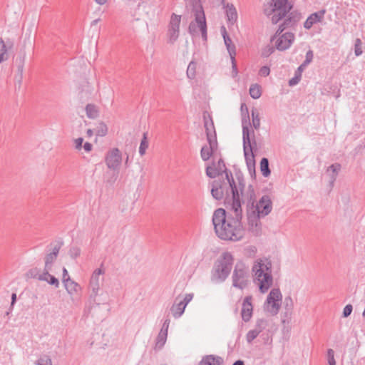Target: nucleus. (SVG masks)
I'll use <instances>...</instances> for the list:
<instances>
[{
    "instance_id": "f257e3e1",
    "label": "nucleus",
    "mask_w": 365,
    "mask_h": 365,
    "mask_svg": "<svg viewBox=\"0 0 365 365\" xmlns=\"http://www.w3.org/2000/svg\"><path fill=\"white\" fill-rule=\"evenodd\" d=\"M227 209L228 213L223 208L215 210L212 215L214 229L219 238L223 240L238 241L244 235L242 205L235 198L232 207Z\"/></svg>"
},
{
    "instance_id": "f03ea898",
    "label": "nucleus",
    "mask_w": 365,
    "mask_h": 365,
    "mask_svg": "<svg viewBox=\"0 0 365 365\" xmlns=\"http://www.w3.org/2000/svg\"><path fill=\"white\" fill-rule=\"evenodd\" d=\"M292 5L288 4V0H269L263 6L264 14L269 17L273 24H277L284 19L282 23L287 29L293 27L300 20V14L290 12Z\"/></svg>"
},
{
    "instance_id": "7ed1b4c3",
    "label": "nucleus",
    "mask_w": 365,
    "mask_h": 365,
    "mask_svg": "<svg viewBox=\"0 0 365 365\" xmlns=\"http://www.w3.org/2000/svg\"><path fill=\"white\" fill-rule=\"evenodd\" d=\"M237 181H239V187L242 195V202L246 204L247 222L250 229L252 231L258 232L261 228L260 218L263 217L259 215L254 209V202H255V191L252 185H250L245 191V183L243 175L236 174Z\"/></svg>"
},
{
    "instance_id": "20e7f679",
    "label": "nucleus",
    "mask_w": 365,
    "mask_h": 365,
    "mask_svg": "<svg viewBox=\"0 0 365 365\" xmlns=\"http://www.w3.org/2000/svg\"><path fill=\"white\" fill-rule=\"evenodd\" d=\"M229 180L230 179L229 178ZM230 184L231 180H226V178L222 180L219 178L212 182L211 195L212 197L217 200L224 199L227 208L232 207L235 198L237 199L242 204L239 193V190H240L239 185L237 186L235 184V192L234 186Z\"/></svg>"
},
{
    "instance_id": "39448f33",
    "label": "nucleus",
    "mask_w": 365,
    "mask_h": 365,
    "mask_svg": "<svg viewBox=\"0 0 365 365\" xmlns=\"http://www.w3.org/2000/svg\"><path fill=\"white\" fill-rule=\"evenodd\" d=\"M192 13L195 17L188 26V32L192 36H198L201 34L204 41L207 40V26L205 11L200 0H190Z\"/></svg>"
},
{
    "instance_id": "423d86ee",
    "label": "nucleus",
    "mask_w": 365,
    "mask_h": 365,
    "mask_svg": "<svg viewBox=\"0 0 365 365\" xmlns=\"http://www.w3.org/2000/svg\"><path fill=\"white\" fill-rule=\"evenodd\" d=\"M234 257L229 252L222 253L215 261L212 269V280L224 282L232 269Z\"/></svg>"
},
{
    "instance_id": "0eeeda50",
    "label": "nucleus",
    "mask_w": 365,
    "mask_h": 365,
    "mask_svg": "<svg viewBox=\"0 0 365 365\" xmlns=\"http://www.w3.org/2000/svg\"><path fill=\"white\" fill-rule=\"evenodd\" d=\"M271 268V262H267L266 264L259 262L254 264L252 267L255 280L258 282L259 289L262 293L267 292L272 285L273 277Z\"/></svg>"
},
{
    "instance_id": "6e6552de",
    "label": "nucleus",
    "mask_w": 365,
    "mask_h": 365,
    "mask_svg": "<svg viewBox=\"0 0 365 365\" xmlns=\"http://www.w3.org/2000/svg\"><path fill=\"white\" fill-rule=\"evenodd\" d=\"M252 133L254 135L253 130H252ZM242 137L244 155L247 168L250 170H253V173L255 175V160L253 150L257 146V142L255 140V135H253L252 140H251L250 130L245 128Z\"/></svg>"
},
{
    "instance_id": "1a4fd4ad",
    "label": "nucleus",
    "mask_w": 365,
    "mask_h": 365,
    "mask_svg": "<svg viewBox=\"0 0 365 365\" xmlns=\"http://www.w3.org/2000/svg\"><path fill=\"white\" fill-rule=\"evenodd\" d=\"M250 278L249 268L242 262H237L232 274V285L240 289H244L248 285Z\"/></svg>"
},
{
    "instance_id": "9d476101",
    "label": "nucleus",
    "mask_w": 365,
    "mask_h": 365,
    "mask_svg": "<svg viewBox=\"0 0 365 365\" xmlns=\"http://www.w3.org/2000/svg\"><path fill=\"white\" fill-rule=\"evenodd\" d=\"M259 215L265 217L269 215L272 210V202L269 195H263L259 200L254 202V209Z\"/></svg>"
},
{
    "instance_id": "9b49d317",
    "label": "nucleus",
    "mask_w": 365,
    "mask_h": 365,
    "mask_svg": "<svg viewBox=\"0 0 365 365\" xmlns=\"http://www.w3.org/2000/svg\"><path fill=\"white\" fill-rule=\"evenodd\" d=\"M282 294L279 288H273L267 298V303L271 305L269 310L272 314H277L281 307L280 302L282 301Z\"/></svg>"
},
{
    "instance_id": "f8f14e48",
    "label": "nucleus",
    "mask_w": 365,
    "mask_h": 365,
    "mask_svg": "<svg viewBox=\"0 0 365 365\" xmlns=\"http://www.w3.org/2000/svg\"><path fill=\"white\" fill-rule=\"evenodd\" d=\"M268 327V321L265 319H257L253 329L250 330L247 335L246 339L247 342H252L258 336H263L264 331Z\"/></svg>"
},
{
    "instance_id": "ddd939ff",
    "label": "nucleus",
    "mask_w": 365,
    "mask_h": 365,
    "mask_svg": "<svg viewBox=\"0 0 365 365\" xmlns=\"http://www.w3.org/2000/svg\"><path fill=\"white\" fill-rule=\"evenodd\" d=\"M181 16L173 14L168 26V36L169 42L173 43L178 38Z\"/></svg>"
},
{
    "instance_id": "4468645a",
    "label": "nucleus",
    "mask_w": 365,
    "mask_h": 365,
    "mask_svg": "<svg viewBox=\"0 0 365 365\" xmlns=\"http://www.w3.org/2000/svg\"><path fill=\"white\" fill-rule=\"evenodd\" d=\"M122 161V155L117 148H113L106 154L105 162L109 169L116 170Z\"/></svg>"
},
{
    "instance_id": "2eb2a0df",
    "label": "nucleus",
    "mask_w": 365,
    "mask_h": 365,
    "mask_svg": "<svg viewBox=\"0 0 365 365\" xmlns=\"http://www.w3.org/2000/svg\"><path fill=\"white\" fill-rule=\"evenodd\" d=\"M252 297L251 295L245 297L241 309L242 319L245 322L250 321L253 314Z\"/></svg>"
},
{
    "instance_id": "dca6fc26",
    "label": "nucleus",
    "mask_w": 365,
    "mask_h": 365,
    "mask_svg": "<svg viewBox=\"0 0 365 365\" xmlns=\"http://www.w3.org/2000/svg\"><path fill=\"white\" fill-rule=\"evenodd\" d=\"M294 40V35L292 32H286L281 35L276 41V48L279 51L289 48Z\"/></svg>"
},
{
    "instance_id": "f3484780",
    "label": "nucleus",
    "mask_w": 365,
    "mask_h": 365,
    "mask_svg": "<svg viewBox=\"0 0 365 365\" xmlns=\"http://www.w3.org/2000/svg\"><path fill=\"white\" fill-rule=\"evenodd\" d=\"M209 145H204L200 150V155L204 161H207L217 149V141H207Z\"/></svg>"
},
{
    "instance_id": "a211bd4d",
    "label": "nucleus",
    "mask_w": 365,
    "mask_h": 365,
    "mask_svg": "<svg viewBox=\"0 0 365 365\" xmlns=\"http://www.w3.org/2000/svg\"><path fill=\"white\" fill-rule=\"evenodd\" d=\"M62 244L63 243L61 242L55 245L54 247L53 248L52 252L46 255L44 269L51 270L53 263L57 259Z\"/></svg>"
},
{
    "instance_id": "6ab92c4d",
    "label": "nucleus",
    "mask_w": 365,
    "mask_h": 365,
    "mask_svg": "<svg viewBox=\"0 0 365 365\" xmlns=\"http://www.w3.org/2000/svg\"><path fill=\"white\" fill-rule=\"evenodd\" d=\"M209 120L204 115V126L205 128L207 140H217V136L214 123L210 115H208Z\"/></svg>"
},
{
    "instance_id": "aec40b11",
    "label": "nucleus",
    "mask_w": 365,
    "mask_h": 365,
    "mask_svg": "<svg viewBox=\"0 0 365 365\" xmlns=\"http://www.w3.org/2000/svg\"><path fill=\"white\" fill-rule=\"evenodd\" d=\"M325 13L326 11L322 9L312 14L304 23V27L307 29H309L314 24L321 22L324 19Z\"/></svg>"
},
{
    "instance_id": "412c9836",
    "label": "nucleus",
    "mask_w": 365,
    "mask_h": 365,
    "mask_svg": "<svg viewBox=\"0 0 365 365\" xmlns=\"http://www.w3.org/2000/svg\"><path fill=\"white\" fill-rule=\"evenodd\" d=\"M215 168L217 170V171L219 172L220 175H222V174L224 173L225 175L226 180H229V178H230V179L231 180L230 185H232L234 186L233 187L234 189H235V181L233 178L232 173L231 171H230L227 169L223 159H222V158L219 159V160L217 161V164L215 163ZM235 190L236 191V190Z\"/></svg>"
},
{
    "instance_id": "4be33fe9",
    "label": "nucleus",
    "mask_w": 365,
    "mask_h": 365,
    "mask_svg": "<svg viewBox=\"0 0 365 365\" xmlns=\"http://www.w3.org/2000/svg\"><path fill=\"white\" fill-rule=\"evenodd\" d=\"M241 112H242V135H244V129H249L250 125L249 111L247 105L245 103L241 104Z\"/></svg>"
},
{
    "instance_id": "5701e85b",
    "label": "nucleus",
    "mask_w": 365,
    "mask_h": 365,
    "mask_svg": "<svg viewBox=\"0 0 365 365\" xmlns=\"http://www.w3.org/2000/svg\"><path fill=\"white\" fill-rule=\"evenodd\" d=\"M341 165L338 163H334L327 168V173L331 171V173L330 174L329 181V183L331 186L334 185V182L336 181L337 176L339 175V173L341 170Z\"/></svg>"
},
{
    "instance_id": "b1692460",
    "label": "nucleus",
    "mask_w": 365,
    "mask_h": 365,
    "mask_svg": "<svg viewBox=\"0 0 365 365\" xmlns=\"http://www.w3.org/2000/svg\"><path fill=\"white\" fill-rule=\"evenodd\" d=\"M39 280L46 281L49 284L54 286L55 287H58L59 281L53 275L49 274V270L43 269V273L39 277Z\"/></svg>"
},
{
    "instance_id": "393cba45",
    "label": "nucleus",
    "mask_w": 365,
    "mask_h": 365,
    "mask_svg": "<svg viewBox=\"0 0 365 365\" xmlns=\"http://www.w3.org/2000/svg\"><path fill=\"white\" fill-rule=\"evenodd\" d=\"M63 284L70 294H76L81 290V286L71 279L70 280H68V279H64Z\"/></svg>"
},
{
    "instance_id": "a878e982",
    "label": "nucleus",
    "mask_w": 365,
    "mask_h": 365,
    "mask_svg": "<svg viewBox=\"0 0 365 365\" xmlns=\"http://www.w3.org/2000/svg\"><path fill=\"white\" fill-rule=\"evenodd\" d=\"M226 15L230 24H234L237 19V13L236 9L232 4H227L226 6Z\"/></svg>"
},
{
    "instance_id": "bb28decb",
    "label": "nucleus",
    "mask_w": 365,
    "mask_h": 365,
    "mask_svg": "<svg viewBox=\"0 0 365 365\" xmlns=\"http://www.w3.org/2000/svg\"><path fill=\"white\" fill-rule=\"evenodd\" d=\"M86 113L88 118H96L99 115L98 107L93 103H88L86 106Z\"/></svg>"
},
{
    "instance_id": "cd10ccee",
    "label": "nucleus",
    "mask_w": 365,
    "mask_h": 365,
    "mask_svg": "<svg viewBox=\"0 0 365 365\" xmlns=\"http://www.w3.org/2000/svg\"><path fill=\"white\" fill-rule=\"evenodd\" d=\"M186 306L181 301L174 304L171 307V312L175 318L180 317L184 312Z\"/></svg>"
},
{
    "instance_id": "c85d7f7f",
    "label": "nucleus",
    "mask_w": 365,
    "mask_h": 365,
    "mask_svg": "<svg viewBox=\"0 0 365 365\" xmlns=\"http://www.w3.org/2000/svg\"><path fill=\"white\" fill-rule=\"evenodd\" d=\"M221 363L222 360L220 357H215L210 355L203 358L200 365H220Z\"/></svg>"
},
{
    "instance_id": "c756f323",
    "label": "nucleus",
    "mask_w": 365,
    "mask_h": 365,
    "mask_svg": "<svg viewBox=\"0 0 365 365\" xmlns=\"http://www.w3.org/2000/svg\"><path fill=\"white\" fill-rule=\"evenodd\" d=\"M260 170L264 177H268L270 175L271 170L269 166V160L267 158H262L260 161Z\"/></svg>"
},
{
    "instance_id": "7c9ffc66",
    "label": "nucleus",
    "mask_w": 365,
    "mask_h": 365,
    "mask_svg": "<svg viewBox=\"0 0 365 365\" xmlns=\"http://www.w3.org/2000/svg\"><path fill=\"white\" fill-rule=\"evenodd\" d=\"M9 59V54L6 46L1 38H0V63Z\"/></svg>"
},
{
    "instance_id": "2f4dec72",
    "label": "nucleus",
    "mask_w": 365,
    "mask_h": 365,
    "mask_svg": "<svg viewBox=\"0 0 365 365\" xmlns=\"http://www.w3.org/2000/svg\"><path fill=\"white\" fill-rule=\"evenodd\" d=\"M206 175L210 178H215L217 176H220L219 175V172L215 168V162L213 160L212 163V165H207L205 169Z\"/></svg>"
},
{
    "instance_id": "473e14b6",
    "label": "nucleus",
    "mask_w": 365,
    "mask_h": 365,
    "mask_svg": "<svg viewBox=\"0 0 365 365\" xmlns=\"http://www.w3.org/2000/svg\"><path fill=\"white\" fill-rule=\"evenodd\" d=\"M250 95L254 99L259 98L262 95L261 87L258 84H252L250 88Z\"/></svg>"
},
{
    "instance_id": "72a5a7b5",
    "label": "nucleus",
    "mask_w": 365,
    "mask_h": 365,
    "mask_svg": "<svg viewBox=\"0 0 365 365\" xmlns=\"http://www.w3.org/2000/svg\"><path fill=\"white\" fill-rule=\"evenodd\" d=\"M224 42L230 56H236V47L235 45L232 43L230 37H225V38H224Z\"/></svg>"
},
{
    "instance_id": "f704fd0d",
    "label": "nucleus",
    "mask_w": 365,
    "mask_h": 365,
    "mask_svg": "<svg viewBox=\"0 0 365 365\" xmlns=\"http://www.w3.org/2000/svg\"><path fill=\"white\" fill-rule=\"evenodd\" d=\"M148 133H144L143 138L140 142V148H139V153L141 156H143L145 153L146 150L148 148Z\"/></svg>"
},
{
    "instance_id": "c9c22d12",
    "label": "nucleus",
    "mask_w": 365,
    "mask_h": 365,
    "mask_svg": "<svg viewBox=\"0 0 365 365\" xmlns=\"http://www.w3.org/2000/svg\"><path fill=\"white\" fill-rule=\"evenodd\" d=\"M252 125L255 129H259L260 126L259 114L257 110L255 108L252 109Z\"/></svg>"
},
{
    "instance_id": "e433bc0d",
    "label": "nucleus",
    "mask_w": 365,
    "mask_h": 365,
    "mask_svg": "<svg viewBox=\"0 0 365 365\" xmlns=\"http://www.w3.org/2000/svg\"><path fill=\"white\" fill-rule=\"evenodd\" d=\"M103 272H104L101 268L96 269L93 272V273L91 276V278L90 280V286H93V284H94V282L96 281V289H99L98 277H99L100 274H103Z\"/></svg>"
},
{
    "instance_id": "4c0bfd02",
    "label": "nucleus",
    "mask_w": 365,
    "mask_h": 365,
    "mask_svg": "<svg viewBox=\"0 0 365 365\" xmlns=\"http://www.w3.org/2000/svg\"><path fill=\"white\" fill-rule=\"evenodd\" d=\"M196 67L197 63L194 61H192L189 63L187 69V76L190 79L195 78L196 76Z\"/></svg>"
},
{
    "instance_id": "58836bf2",
    "label": "nucleus",
    "mask_w": 365,
    "mask_h": 365,
    "mask_svg": "<svg viewBox=\"0 0 365 365\" xmlns=\"http://www.w3.org/2000/svg\"><path fill=\"white\" fill-rule=\"evenodd\" d=\"M108 133V127L106 124L103 122H100L97 129L96 134L99 136H105Z\"/></svg>"
},
{
    "instance_id": "ea45409f",
    "label": "nucleus",
    "mask_w": 365,
    "mask_h": 365,
    "mask_svg": "<svg viewBox=\"0 0 365 365\" xmlns=\"http://www.w3.org/2000/svg\"><path fill=\"white\" fill-rule=\"evenodd\" d=\"M41 275L39 269L36 267L30 269L26 273L28 277L38 279V280Z\"/></svg>"
},
{
    "instance_id": "a19ab883",
    "label": "nucleus",
    "mask_w": 365,
    "mask_h": 365,
    "mask_svg": "<svg viewBox=\"0 0 365 365\" xmlns=\"http://www.w3.org/2000/svg\"><path fill=\"white\" fill-rule=\"evenodd\" d=\"M168 331L161 329L156 339V342H165L167 340Z\"/></svg>"
},
{
    "instance_id": "79ce46f5",
    "label": "nucleus",
    "mask_w": 365,
    "mask_h": 365,
    "mask_svg": "<svg viewBox=\"0 0 365 365\" xmlns=\"http://www.w3.org/2000/svg\"><path fill=\"white\" fill-rule=\"evenodd\" d=\"M361 44H362V42L360 38H358L355 40L354 52H355V55L356 56H360L363 52L362 48H361Z\"/></svg>"
},
{
    "instance_id": "37998d69",
    "label": "nucleus",
    "mask_w": 365,
    "mask_h": 365,
    "mask_svg": "<svg viewBox=\"0 0 365 365\" xmlns=\"http://www.w3.org/2000/svg\"><path fill=\"white\" fill-rule=\"evenodd\" d=\"M69 255L71 258L76 259L81 255V249L78 247H72L69 250Z\"/></svg>"
},
{
    "instance_id": "c03bdc74",
    "label": "nucleus",
    "mask_w": 365,
    "mask_h": 365,
    "mask_svg": "<svg viewBox=\"0 0 365 365\" xmlns=\"http://www.w3.org/2000/svg\"><path fill=\"white\" fill-rule=\"evenodd\" d=\"M313 58H314L313 51L312 50H309L306 53V58L304 61V62L302 63L303 66H307V65H309L312 61Z\"/></svg>"
},
{
    "instance_id": "a18cd8bd",
    "label": "nucleus",
    "mask_w": 365,
    "mask_h": 365,
    "mask_svg": "<svg viewBox=\"0 0 365 365\" xmlns=\"http://www.w3.org/2000/svg\"><path fill=\"white\" fill-rule=\"evenodd\" d=\"M284 306L287 311H292L294 307L293 301L291 297H287L284 299Z\"/></svg>"
},
{
    "instance_id": "49530a36",
    "label": "nucleus",
    "mask_w": 365,
    "mask_h": 365,
    "mask_svg": "<svg viewBox=\"0 0 365 365\" xmlns=\"http://www.w3.org/2000/svg\"><path fill=\"white\" fill-rule=\"evenodd\" d=\"M352 310H353V307L351 304L346 305L343 310V314H342L343 317H348L351 314Z\"/></svg>"
},
{
    "instance_id": "de8ad7c7",
    "label": "nucleus",
    "mask_w": 365,
    "mask_h": 365,
    "mask_svg": "<svg viewBox=\"0 0 365 365\" xmlns=\"http://www.w3.org/2000/svg\"><path fill=\"white\" fill-rule=\"evenodd\" d=\"M270 73V69L268 66H262L260 68L259 71V74L261 76H269Z\"/></svg>"
},
{
    "instance_id": "09e8293b",
    "label": "nucleus",
    "mask_w": 365,
    "mask_h": 365,
    "mask_svg": "<svg viewBox=\"0 0 365 365\" xmlns=\"http://www.w3.org/2000/svg\"><path fill=\"white\" fill-rule=\"evenodd\" d=\"M235 56H230L231 61H232V73H234V76H236L238 73Z\"/></svg>"
},
{
    "instance_id": "8fccbe9b",
    "label": "nucleus",
    "mask_w": 365,
    "mask_h": 365,
    "mask_svg": "<svg viewBox=\"0 0 365 365\" xmlns=\"http://www.w3.org/2000/svg\"><path fill=\"white\" fill-rule=\"evenodd\" d=\"M328 363L329 365H336V361L334 358V351L331 349L328 351Z\"/></svg>"
},
{
    "instance_id": "3c124183",
    "label": "nucleus",
    "mask_w": 365,
    "mask_h": 365,
    "mask_svg": "<svg viewBox=\"0 0 365 365\" xmlns=\"http://www.w3.org/2000/svg\"><path fill=\"white\" fill-rule=\"evenodd\" d=\"M287 28L282 24H279L278 29L277 30L275 34L272 36L271 41H273L277 36H280V34L286 29Z\"/></svg>"
},
{
    "instance_id": "603ef678",
    "label": "nucleus",
    "mask_w": 365,
    "mask_h": 365,
    "mask_svg": "<svg viewBox=\"0 0 365 365\" xmlns=\"http://www.w3.org/2000/svg\"><path fill=\"white\" fill-rule=\"evenodd\" d=\"M300 80L301 78L294 73V76L289 81V86H295L300 81Z\"/></svg>"
},
{
    "instance_id": "864d4df0",
    "label": "nucleus",
    "mask_w": 365,
    "mask_h": 365,
    "mask_svg": "<svg viewBox=\"0 0 365 365\" xmlns=\"http://www.w3.org/2000/svg\"><path fill=\"white\" fill-rule=\"evenodd\" d=\"M75 148L77 150H80L82 148V144L83 142V138H78L75 140Z\"/></svg>"
},
{
    "instance_id": "5fc2aeb1",
    "label": "nucleus",
    "mask_w": 365,
    "mask_h": 365,
    "mask_svg": "<svg viewBox=\"0 0 365 365\" xmlns=\"http://www.w3.org/2000/svg\"><path fill=\"white\" fill-rule=\"evenodd\" d=\"M193 297V294H187L183 300L181 301L183 304H185V306L192 300Z\"/></svg>"
},
{
    "instance_id": "6e6d98bb",
    "label": "nucleus",
    "mask_w": 365,
    "mask_h": 365,
    "mask_svg": "<svg viewBox=\"0 0 365 365\" xmlns=\"http://www.w3.org/2000/svg\"><path fill=\"white\" fill-rule=\"evenodd\" d=\"M18 61H19V66H18L19 70L21 71L22 69H23V66H24V57L22 56V57H20L19 58H17L16 59V62H18Z\"/></svg>"
},
{
    "instance_id": "4d7b16f0",
    "label": "nucleus",
    "mask_w": 365,
    "mask_h": 365,
    "mask_svg": "<svg viewBox=\"0 0 365 365\" xmlns=\"http://www.w3.org/2000/svg\"><path fill=\"white\" fill-rule=\"evenodd\" d=\"M306 66H303V63H302L295 71V74L302 78V73L303 72Z\"/></svg>"
},
{
    "instance_id": "13d9d810",
    "label": "nucleus",
    "mask_w": 365,
    "mask_h": 365,
    "mask_svg": "<svg viewBox=\"0 0 365 365\" xmlns=\"http://www.w3.org/2000/svg\"><path fill=\"white\" fill-rule=\"evenodd\" d=\"M83 148L86 152H90L92 150L93 145L91 143L86 142L83 145Z\"/></svg>"
},
{
    "instance_id": "bf43d9fd",
    "label": "nucleus",
    "mask_w": 365,
    "mask_h": 365,
    "mask_svg": "<svg viewBox=\"0 0 365 365\" xmlns=\"http://www.w3.org/2000/svg\"><path fill=\"white\" fill-rule=\"evenodd\" d=\"M68 279V280H70V279H71V278H70V277H69V275H68V271H67V269H66L65 267H63V277H62V281L63 282V280H64V279Z\"/></svg>"
},
{
    "instance_id": "052dcab7",
    "label": "nucleus",
    "mask_w": 365,
    "mask_h": 365,
    "mask_svg": "<svg viewBox=\"0 0 365 365\" xmlns=\"http://www.w3.org/2000/svg\"><path fill=\"white\" fill-rule=\"evenodd\" d=\"M220 31H221V34L222 35L223 38H225V37L229 36L227 34L226 28L224 26H221Z\"/></svg>"
},
{
    "instance_id": "680f3d73",
    "label": "nucleus",
    "mask_w": 365,
    "mask_h": 365,
    "mask_svg": "<svg viewBox=\"0 0 365 365\" xmlns=\"http://www.w3.org/2000/svg\"><path fill=\"white\" fill-rule=\"evenodd\" d=\"M169 324H170V319H166V320L164 322V323H163V327H162V328H161V329H166V330L168 331V327H169Z\"/></svg>"
},
{
    "instance_id": "e2e57ef3",
    "label": "nucleus",
    "mask_w": 365,
    "mask_h": 365,
    "mask_svg": "<svg viewBox=\"0 0 365 365\" xmlns=\"http://www.w3.org/2000/svg\"><path fill=\"white\" fill-rule=\"evenodd\" d=\"M16 293H13L11 294V306H14V304L16 303Z\"/></svg>"
},
{
    "instance_id": "0e129e2a",
    "label": "nucleus",
    "mask_w": 365,
    "mask_h": 365,
    "mask_svg": "<svg viewBox=\"0 0 365 365\" xmlns=\"http://www.w3.org/2000/svg\"><path fill=\"white\" fill-rule=\"evenodd\" d=\"M107 1L108 0H95V1L100 5L105 4L107 2Z\"/></svg>"
},
{
    "instance_id": "69168bd1",
    "label": "nucleus",
    "mask_w": 365,
    "mask_h": 365,
    "mask_svg": "<svg viewBox=\"0 0 365 365\" xmlns=\"http://www.w3.org/2000/svg\"><path fill=\"white\" fill-rule=\"evenodd\" d=\"M86 133L88 137H91L93 135V132L91 129H88Z\"/></svg>"
},
{
    "instance_id": "338daca9",
    "label": "nucleus",
    "mask_w": 365,
    "mask_h": 365,
    "mask_svg": "<svg viewBox=\"0 0 365 365\" xmlns=\"http://www.w3.org/2000/svg\"><path fill=\"white\" fill-rule=\"evenodd\" d=\"M233 365H245V364L242 361L238 360L236 362H235Z\"/></svg>"
},
{
    "instance_id": "774afa93",
    "label": "nucleus",
    "mask_w": 365,
    "mask_h": 365,
    "mask_svg": "<svg viewBox=\"0 0 365 365\" xmlns=\"http://www.w3.org/2000/svg\"><path fill=\"white\" fill-rule=\"evenodd\" d=\"M92 287L93 292L96 293L98 289H96V282L93 284V286H91Z\"/></svg>"
}]
</instances>
